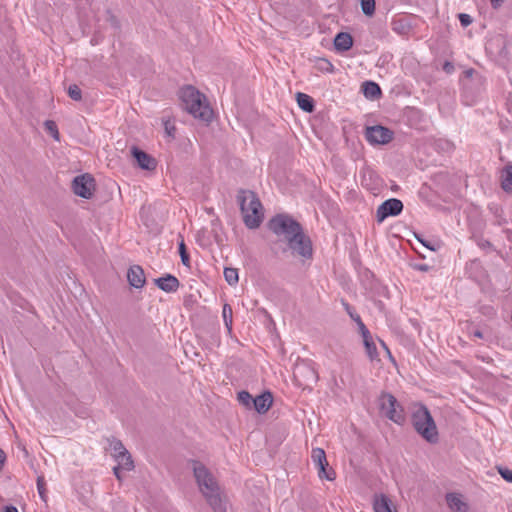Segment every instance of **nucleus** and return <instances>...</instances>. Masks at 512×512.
I'll return each instance as SVG.
<instances>
[{"instance_id":"obj_48","label":"nucleus","mask_w":512,"mask_h":512,"mask_svg":"<svg viewBox=\"0 0 512 512\" xmlns=\"http://www.w3.org/2000/svg\"><path fill=\"white\" fill-rule=\"evenodd\" d=\"M421 242H422L426 247H428L430 250H434V248H433V247H430V246H429L428 244H426L424 241H422V240H421Z\"/></svg>"},{"instance_id":"obj_27","label":"nucleus","mask_w":512,"mask_h":512,"mask_svg":"<svg viewBox=\"0 0 512 512\" xmlns=\"http://www.w3.org/2000/svg\"><path fill=\"white\" fill-rule=\"evenodd\" d=\"M391 26H392V30L400 35L406 34L410 28L409 25L407 24V22H405L402 19H398V20L394 19L391 23Z\"/></svg>"},{"instance_id":"obj_28","label":"nucleus","mask_w":512,"mask_h":512,"mask_svg":"<svg viewBox=\"0 0 512 512\" xmlns=\"http://www.w3.org/2000/svg\"><path fill=\"white\" fill-rule=\"evenodd\" d=\"M237 399L239 403L246 408H252L254 397L248 391H240L238 393Z\"/></svg>"},{"instance_id":"obj_12","label":"nucleus","mask_w":512,"mask_h":512,"mask_svg":"<svg viewBox=\"0 0 512 512\" xmlns=\"http://www.w3.org/2000/svg\"><path fill=\"white\" fill-rule=\"evenodd\" d=\"M127 279L129 284L137 289H140L145 284L144 270L139 265H133L128 269Z\"/></svg>"},{"instance_id":"obj_17","label":"nucleus","mask_w":512,"mask_h":512,"mask_svg":"<svg viewBox=\"0 0 512 512\" xmlns=\"http://www.w3.org/2000/svg\"><path fill=\"white\" fill-rule=\"evenodd\" d=\"M362 92L367 99L375 100L382 95L380 86L373 81H365L362 84Z\"/></svg>"},{"instance_id":"obj_21","label":"nucleus","mask_w":512,"mask_h":512,"mask_svg":"<svg viewBox=\"0 0 512 512\" xmlns=\"http://www.w3.org/2000/svg\"><path fill=\"white\" fill-rule=\"evenodd\" d=\"M501 188L512 193V164H507L501 172Z\"/></svg>"},{"instance_id":"obj_2","label":"nucleus","mask_w":512,"mask_h":512,"mask_svg":"<svg viewBox=\"0 0 512 512\" xmlns=\"http://www.w3.org/2000/svg\"><path fill=\"white\" fill-rule=\"evenodd\" d=\"M194 477L199 489L213 512H227V498L216 479L200 462L193 461Z\"/></svg>"},{"instance_id":"obj_3","label":"nucleus","mask_w":512,"mask_h":512,"mask_svg":"<svg viewBox=\"0 0 512 512\" xmlns=\"http://www.w3.org/2000/svg\"><path fill=\"white\" fill-rule=\"evenodd\" d=\"M243 222L249 229H257L264 220V210L257 194L250 190H240L237 196Z\"/></svg>"},{"instance_id":"obj_24","label":"nucleus","mask_w":512,"mask_h":512,"mask_svg":"<svg viewBox=\"0 0 512 512\" xmlns=\"http://www.w3.org/2000/svg\"><path fill=\"white\" fill-rule=\"evenodd\" d=\"M115 460L118 462V466L126 471H131L134 468L131 454L128 451L123 453V455L116 457Z\"/></svg>"},{"instance_id":"obj_40","label":"nucleus","mask_w":512,"mask_h":512,"mask_svg":"<svg viewBox=\"0 0 512 512\" xmlns=\"http://www.w3.org/2000/svg\"><path fill=\"white\" fill-rule=\"evenodd\" d=\"M443 70L446 72V73H452L454 71V65L449 62V61H446L444 64H443Z\"/></svg>"},{"instance_id":"obj_45","label":"nucleus","mask_w":512,"mask_h":512,"mask_svg":"<svg viewBox=\"0 0 512 512\" xmlns=\"http://www.w3.org/2000/svg\"><path fill=\"white\" fill-rule=\"evenodd\" d=\"M493 8L497 9L501 6L504 0H490Z\"/></svg>"},{"instance_id":"obj_31","label":"nucleus","mask_w":512,"mask_h":512,"mask_svg":"<svg viewBox=\"0 0 512 512\" xmlns=\"http://www.w3.org/2000/svg\"><path fill=\"white\" fill-rule=\"evenodd\" d=\"M360 5L366 16H372L375 13V0H360Z\"/></svg>"},{"instance_id":"obj_7","label":"nucleus","mask_w":512,"mask_h":512,"mask_svg":"<svg viewBox=\"0 0 512 512\" xmlns=\"http://www.w3.org/2000/svg\"><path fill=\"white\" fill-rule=\"evenodd\" d=\"M365 138L372 145H385L394 138V132L382 125L368 126L365 129Z\"/></svg>"},{"instance_id":"obj_43","label":"nucleus","mask_w":512,"mask_h":512,"mask_svg":"<svg viewBox=\"0 0 512 512\" xmlns=\"http://www.w3.org/2000/svg\"><path fill=\"white\" fill-rule=\"evenodd\" d=\"M6 460V455L2 449H0V471L3 469L4 462Z\"/></svg>"},{"instance_id":"obj_47","label":"nucleus","mask_w":512,"mask_h":512,"mask_svg":"<svg viewBox=\"0 0 512 512\" xmlns=\"http://www.w3.org/2000/svg\"><path fill=\"white\" fill-rule=\"evenodd\" d=\"M109 20H110V23H111V25H112V26H114L115 28H118V27H119V22H118V20L116 19V17L111 16Z\"/></svg>"},{"instance_id":"obj_37","label":"nucleus","mask_w":512,"mask_h":512,"mask_svg":"<svg viewBox=\"0 0 512 512\" xmlns=\"http://www.w3.org/2000/svg\"><path fill=\"white\" fill-rule=\"evenodd\" d=\"M499 474L501 477L509 483H512V470L507 467L499 466L497 467Z\"/></svg>"},{"instance_id":"obj_23","label":"nucleus","mask_w":512,"mask_h":512,"mask_svg":"<svg viewBox=\"0 0 512 512\" xmlns=\"http://www.w3.org/2000/svg\"><path fill=\"white\" fill-rule=\"evenodd\" d=\"M108 442H109V447H110V450L112 451V455L114 456V458L119 457V456L123 455V453L128 451L124 447L123 443L115 437L108 439Z\"/></svg>"},{"instance_id":"obj_1","label":"nucleus","mask_w":512,"mask_h":512,"mask_svg":"<svg viewBox=\"0 0 512 512\" xmlns=\"http://www.w3.org/2000/svg\"><path fill=\"white\" fill-rule=\"evenodd\" d=\"M268 228L276 236L283 237L285 240L286 247L283 248V253L290 250L293 255L299 256L304 260L312 258V241L304 232L302 225L291 215L285 213L276 214L269 220Z\"/></svg>"},{"instance_id":"obj_32","label":"nucleus","mask_w":512,"mask_h":512,"mask_svg":"<svg viewBox=\"0 0 512 512\" xmlns=\"http://www.w3.org/2000/svg\"><path fill=\"white\" fill-rule=\"evenodd\" d=\"M37 490H38L40 498L43 501H46L47 500V494H46L47 490H46L45 478L43 475H39L37 477Z\"/></svg>"},{"instance_id":"obj_29","label":"nucleus","mask_w":512,"mask_h":512,"mask_svg":"<svg viewBox=\"0 0 512 512\" xmlns=\"http://www.w3.org/2000/svg\"><path fill=\"white\" fill-rule=\"evenodd\" d=\"M304 372H306L308 374V377H307L308 381H314L315 382L317 380V378H318L317 373L310 366L302 365V366H298L296 368V374H303Z\"/></svg>"},{"instance_id":"obj_26","label":"nucleus","mask_w":512,"mask_h":512,"mask_svg":"<svg viewBox=\"0 0 512 512\" xmlns=\"http://www.w3.org/2000/svg\"><path fill=\"white\" fill-rule=\"evenodd\" d=\"M224 278L226 282L234 286L238 283L239 277H238V270L236 268L227 267L224 269Z\"/></svg>"},{"instance_id":"obj_11","label":"nucleus","mask_w":512,"mask_h":512,"mask_svg":"<svg viewBox=\"0 0 512 512\" xmlns=\"http://www.w3.org/2000/svg\"><path fill=\"white\" fill-rule=\"evenodd\" d=\"M131 153H132L133 157L135 158V160L137 161L138 166L141 169H145V170L155 169L156 161L148 153L137 148L136 146L132 147Z\"/></svg>"},{"instance_id":"obj_42","label":"nucleus","mask_w":512,"mask_h":512,"mask_svg":"<svg viewBox=\"0 0 512 512\" xmlns=\"http://www.w3.org/2000/svg\"><path fill=\"white\" fill-rule=\"evenodd\" d=\"M469 333H470V336H473V337H476V338H480V339L484 338L483 333L479 329L473 330V331H471Z\"/></svg>"},{"instance_id":"obj_15","label":"nucleus","mask_w":512,"mask_h":512,"mask_svg":"<svg viewBox=\"0 0 512 512\" xmlns=\"http://www.w3.org/2000/svg\"><path fill=\"white\" fill-rule=\"evenodd\" d=\"M353 46V38L348 32H339L334 38V47L338 52H346Z\"/></svg>"},{"instance_id":"obj_35","label":"nucleus","mask_w":512,"mask_h":512,"mask_svg":"<svg viewBox=\"0 0 512 512\" xmlns=\"http://www.w3.org/2000/svg\"><path fill=\"white\" fill-rule=\"evenodd\" d=\"M318 67L323 72H330L331 73V72L334 71L333 64L329 60H327L325 58H320L318 60Z\"/></svg>"},{"instance_id":"obj_13","label":"nucleus","mask_w":512,"mask_h":512,"mask_svg":"<svg viewBox=\"0 0 512 512\" xmlns=\"http://www.w3.org/2000/svg\"><path fill=\"white\" fill-rule=\"evenodd\" d=\"M155 284L159 289L167 293L176 292L180 286L179 280L171 274L155 279Z\"/></svg>"},{"instance_id":"obj_10","label":"nucleus","mask_w":512,"mask_h":512,"mask_svg":"<svg viewBox=\"0 0 512 512\" xmlns=\"http://www.w3.org/2000/svg\"><path fill=\"white\" fill-rule=\"evenodd\" d=\"M403 210V203L397 198L385 200L376 211L378 223H382L388 217L398 216Z\"/></svg>"},{"instance_id":"obj_6","label":"nucleus","mask_w":512,"mask_h":512,"mask_svg":"<svg viewBox=\"0 0 512 512\" xmlns=\"http://www.w3.org/2000/svg\"><path fill=\"white\" fill-rule=\"evenodd\" d=\"M378 406L380 412L390 421L397 425H404L406 416L403 406L396 397L388 392H382L378 397Z\"/></svg>"},{"instance_id":"obj_25","label":"nucleus","mask_w":512,"mask_h":512,"mask_svg":"<svg viewBox=\"0 0 512 512\" xmlns=\"http://www.w3.org/2000/svg\"><path fill=\"white\" fill-rule=\"evenodd\" d=\"M222 317L226 328L228 329L229 332H231L233 323V311L232 307L227 303L223 305Z\"/></svg>"},{"instance_id":"obj_39","label":"nucleus","mask_w":512,"mask_h":512,"mask_svg":"<svg viewBox=\"0 0 512 512\" xmlns=\"http://www.w3.org/2000/svg\"><path fill=\"white\" fill-rule=\"evenodd\" d=\"M478 246L481 248V249H492V250H495L492 243L489 241V240H486V239H481L479 242H478Z\"/></svg>"},{"instance_id":"obj_16","label":"nucleus","mask_w":512,"mask_h":512,"mask_svg":"<svg viewBox=\"0 0 512 512\" xmlns=\"http://www.w3.org/2000/svg\"><path fill=\"white\" fill-rule=\"evenodd\" d=\"M446 501L453 512H467L468 510V505L462 500L460 494L448 493L446 495Z\"/></svg>"},{"instance_id":"obj_34","label":"nucleus","mask_w":512,"mask_h":512,"mask_svg":"<svg viewBox=\"0 0 512 512\" xmlns=\"http://www.w3.org/2000/svg\"><path fill=\"white\" fill-rule=\"evenodd\" d=\"M67 92L69 97L74 101H80L82 99V91L76 84L70 85Z\"/></svg>"},{"instance_id":"obj_20","label":"nucleus","mask_w":512,"mask_h":512,"mask_svg":"<svg viewBox=\"0 0 512 512\" xmlns=\"http://www.w3.org/2000/svg\"><path fill=\"white\" fill-rule=\"evenodd\" d=\"M361 336L363 338V344H364L366 353H367L368 357L370 358V360L377 359L378 358L377 347L372 339L370 331L367 330V333L365 332V334H361Z\"/></svg>"},{"instance_id":"obj_8","label":"nucleus","mask_w":512,"mask_h":512,"mask_svg":"<svg viewBox=\"0 0 512 512\" xmlns=\"http://www.w3.org/2000/svg\"><path fill=\"white\" fill-rule=\"evenodd\" d=\"M95 189V179L88 173L76 176L72 181L73 192L84 199H90Z\"/></svg>"},{"instance_id":"obj_41","label":"nucleus","mask_w":512,"mask_h":512,"mask_svg":"<svg viewBox=\"0 0 512 512\" xmlns=\"http://www.w3.org/2000/svg\"><path fill=\"white\" fill-rule=\"evenodd\" d=\"M413 267L414 269L423 272H427L430 269V267L427 264H415Z\"/></svg>"},{"instance_id":"obj_4","label":"nucleus","mask_w":512,"mask_h":512,"mask_svg":"<svg viewBox=\"0 0 512 512\" xmlns=\"http://www.w3.org/2000/svg\"><path fill=\"white\" fill-rule=\"evenodd\" d=\"M184 108L193 115L194 118L205 122H210L213 117V111L206 101V97L193 86L183 87L179 93Z\"/></svg>"},{"instance_id":"obj_19","label":"nucleus","mask_w":512,"mask_h":512,"mask_svg":"<svg viewBox=\"0 0 512 512\" xmlns=\"http://www.w3.org/2000/svg\"><path fill=\"white\" fill-rule=\"evenodd\" d=\"M342 305L350 318L357 324L360 334L367 333L368 328L362 321L360 315L355 311L354 307L344 300H342Z\"/></svg>"},{"instance_id":"obj_44","label":"nucleus","mask_w":512,"mask_h":512,"mask_svg":"<svg viewBox=\"0 0 512 512\" xmlns=\"http://www.w3.org/2000/svg\"><path fill=\"white\" fill-rule=\"evenodd\" d=\"M121 469H122V468H121L120 466H115V467L113 468L114 475L116 476V478H117L118 480H122V476H121V473H120Z\"/></svg>"},{"instance_id":"obj_5","label":"nucleus","mask_w":512,"mask_h":512,"mask_svg":"<svg viewBox=\"0 0 512 512\" xmlns=\"http://www.w3.org/2000/svg\"><path fill=\"white\" fill-rule=\"evenodd\" d=\"M411 422L415 431L428 443L436 444L439 441V432L436 423L428 408L419 403L411 414Z\"/></svg>"},{"instance_id":"obj_33","label":"nucleus","mask_w":512,"mask_h":512,"mask_svg":"<svg viewBox=\"0 0 512 512\" xmlns=\"http://www.w3.org/2000/svg\"><path fill=\"white\" fill-rule=\"evenodd\" d=\"M179 254L182 264L186 267H190V257L183 240L179 243Z\"/></svg>"},{"instance_id":"obj_9","label":"nucleus","mask_w":512,"mask_h":512,"mask_svg":"<svg viewBox=\"0 0 512 512\" xmlns=\"http://www.w3.org/2000/svg\"><path fill=\"white\" fill-rule=\"evenodd\" d=\"M311 460L318 470V476L320 479H326L332 481L335 479V472L332 468L327 470L328 461L326 453L322 448H313L311 451Z\"/></svg>"},{"instance_id":"obj_30","label":"nucleus","mask_w":512,"mask_h":512,"mask_svg":"<svg viewBox=\"0 0 512 512\" xmlns=\"http://www.w3.org/2000/svg\"><path fill=\"white\" fill-rule=\"evenodd\" d=\"M44 127L48 134H50L55 140H59L60 134L58 131V127L53 120H46L44 122Z\"/></svg>"},{"instance_id":"obj_14","label":"nucleus","mask_w":512,"mask_h":512,"mask_svg":"<svg viewBox=\"0 0 512 512\" xmlns=\"http://www.w3.org/2000/svg\"><path fill=\"white\" fill-rule=\"evenodd\" d=\"M273 402V397L271 392L265 391L261 395L254 397L252 407L260 414L266 413Z\"/></svg>"},{"instance_id":"obj_22","label":"nucleus","mask_w":512,"mask_h":512,"mask_svg":"<svg viewBox=\"0 0 512 512\" xmlns=\"http://www.w3.org/2000/svg\"><path fill=\"white\" fill-rule=\"evenodd\" d=\"M298 106L305 112L311 113L314 111L315 103L311 96L298 92L296 97Z\"/></svg>"},{"instance_id":"obj_46","label":"nucleus","mask_w":512,"mask_h":512,"mask_svg":"<svg viewBox=\"0 0 512 512\" xmlns=\"http://www.w3.org/2000/svg\"><path fill=\"white\" fill-rule=\"evenodd\" d=\"M3 512H18V509L13 505H9L5 506Z\"/></svg>"},{"instance_id":"obj_36","label":"nucleus","mask_w":512,"mask_h":512,"mask_svg":"<svg viewBox=\"0 0 512 512\" xmlns=\"http://www.w3.org/2000/svg\"><path fill=\"white\" fill-rule=\"evenodd\" d=\"M164 130L167 136L174 138L176 127L169 119H163Z\"/></svg>"},{"instance_id":"obj_38","label":"nucleus","mask_w":512,"mask_h":512,"mask_svg":"<svg viewBox=\"0 0 512 512\" xmlns=\"http://www.w3.org/2000/svg\"><path fill=\"white\" fill-rule=\"evenodd\" d=\"M458 18H459L460 24L463 27H467V26H469L472 23V17L469 14L460 13L458 15Z\"/></svg>"},{"instance_id":"obj_18","label":"nucleus","mask_w":512,"mask_h":512,"mask_svg":"<svg viewBox=\"0 0 512 512\" xmlns=\"http://www.w3.org/2000/svg\"><path fill=\"white\" fill-rule=\"evenodd\" d=\"M373 509L375 512H393L392 502L384 494L375 495Z\"/></svg>"}]
</instances>
